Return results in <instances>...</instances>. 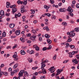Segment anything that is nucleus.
Here are the masks:
<instances>
[{
  "label": "nucleus",
  "instance_id": "41",
  "mask_svg": "<svg viewBox=\"0 0 79 79\" xmlns=\"http://www.w3.org/2000/svg\"><path fill=\"white\" fill-rule=\"evenodd\" d=\"M56 56H57L56 55H55L53 57V60H55L56 59Z\"/></svg>",
  "mask_w": 79,
  "mask_h": 79
},
{
  "label": "nucleus",
  "instance_id": "10",
  "mask_svg": "<svg viewBox=\"0 0 79 79\" xmlns=\"http://www.w3.org/2000/svg\"><path fill=\"white\" fill-rule=\"evenodd\" d=\"M15 26V24L11 23L9 25V27L10 28H13Z\"/></svg>",
  "mask_w": 79,
  "mask_h": 79
},
{
  "label": "nucleus",
  "instance_id": "36",
  "mask_svg": "<svg viewBox=\"0 0 79 79\" xmlns=\"http://www.w3.org/2000/svg\"><path fill=\"white\" fill-rule=\"evenodd\" d=\"M34 51L31 50L30 51L29 54H30V55H32V54H34Z\"/></svg>",
  "mask_w": 79,
  "mask_h": 79
},
{
  "label": "nucleus",
  "instance_id": "34",
  "mask_svg": "<svg viewBox=\"0 0 79 79\" xmlns=\"http://www.w3.org/2000/svg\"><path fill=\"white\" fill-rule=\"evenodd\" d=\"M69 47H70V48L71 49L74 48V47H75L74 45H69Z\"/></svg>",
  "mask_w": 79,
  "mask_h": 79
},
{
  "label": "nucleus",
  "instance_id": "5",
  "mask_svg": "<svg viewBox=\"0 0 79 79\" xmlns=\"http://www.w3.org/2000/svg\"><path fill=\"white\" fill-rule=\"evenodd\" d=\"M67 11L70 12V13H72L73 11V10L71 8V7H69L68 9H67Z\"/></svg>",
  "mask_w": 79,
  "mask_h": 79
},
{
  "label": "nucleus",
  "instance_id": "54",
  "mask_svg": "<svg viewBox=\"0 0 79 79\" xmlns=\"http://www.w3.org/2000/svg\"><path fill=\"white\" fill-rule=\"evenodd\" d=\"M76 57L78 60H79V55H77L76 56Z\"/></svg>",
  "mask_w": 79,
  "mask_h": 79
},
{
  "label": "nucleus",
  "instance_id": "63",
  "mask_svg": "<svg viewBox=\"0 0 79 79\" xmlns=\"http://www.w3.org/2000/svg\"><path fill=\"white\" fill-rule=\"evenodd\" d=\"M71 7H72L73 8H74V4H72L71 5Z\"/></svg>",
  "mask_w": 79,
  "mask_h": 79
},
{
  "label": "nucleus",
  "instance_id": "50",
  "mask_svg": "<svg viewBox=\"0 0 79 79\" xmlns=\"http://www.w3.org/2000/svg\"><path fill=\"white\" fill-rule=\"evenodd\" d=\"M39 40L40 41H42V38L41 37H39Z\"/></svg>",
  "mask_w": 79,
  "mask_h": 79
},
{
  "label": "nucleus",
  "instance_id": "37",
  "mask_svg": "<svg viewBox=\"0 0 79 79\" xmlns=\"http://www.w3.org/2000/svg\"><path fill=\"white\" fill-rule=\"evenodd\" d=\"M75 32H79V28H76L75 29Z\"/></svg>",
  "mask_w": 79,
  "mask_h": 79
},
{
  "label": "nucleus",
  "instance_id": "13",
  "mask_svg": "<svg viewBox=\"0 0 79 79\" xmlns=\"http://www.w3.org/2000/svg\"><path fill=\"white\" fill-rule=\"evenodd\" d=\"M6 7L8 8L9 7H10V5H11V4H10V3L9 2H7L6 3Z\"/></svg>",
  "mask_w": 79,
  "mask_h": 79
},
{
  "label": "nucleus",
  "instance_id": "25",
  "mask_svg": "<svg viewBox=\"0 0 79 79\" xmlns=\"http://www.w3.org/2000/svg\"><path fill=\"white\" fill-rule=\"evenodd\" d=\"M44 8H45V9H46V10H48V9H49V6H48L46 5H45L44 6Z\"/></svg>",
  "mask_w": 79,
  "mask_h": 79
},
{
  "label": "nucleus",
  "instance_id": "61",
  "mask_svg": "<svg viewBox=\"0 0 79 79\" xmlns=\"http://www.w3.org/2000/svg\"><path fill=\"white\" fill-rule=\"evenodd\" d=\"M6 21H7L8 22L10 21V18H7L6 19Z\"/></svg>",
  "mask_w": 79,
  "mask_h": 79
},
{
  "label": "nucleus",
  "instance_id": "29",
  "mask_svg": "<svg viewBox=\"0 0 79 79\" xmlns=\"http://www.w3.org/2000/svg\"><path fill=\"white\" fill-rule=\"evenodd\" d=\"M45 15L47 16H49V17H50V16H51V14L48 13H45Z\"/></svg>",
  "mask_w": 79,
  "mask_h": 79
},
{
  "label": "nucleus",
  "instance_id": "18",
  "mask_svg": "<svg viewBox=\"0 0 79 79\" xmlns=\"http://www.w3.org/2000/svg\"><path fill=\"white\" fill-rule=\"evenodd\" d=\"M64 10V9L60 8L59 9V11L60 12H65V10Z\"/></svg>",
  "mask_w": 79,
  "mask_h": 79
},
{
  "label": "nucleus",
  "instance_id": "15",
  "mask_svg": "<svg viewBox=\"0 0 79 79\" xmlns=\"http://www.w3.org/2000/svg\"><path fill=\"white\" fill-rule=\"evenodd\" d=\"M18 64L16 63L15 64L14 66H13V68L14 69H15V68H16L18 66Z\"/></svg>",
  "mask_w": 79,
  "mask_h": 79
},
{
  "label": "nucleus",
  "instance_id": "56",
  "mask_svg": "<svg viewBox=\"0 0 79 79\" xmlns=\"http://www.w3.org/2000/svg\"><path fill=\"white\" fill-rule=\"evenodd\" d=\"M58 41V40L56 39H54V42H56Z\"/></svg>",
  "mask_w": 79,
  "mask_h": 79
},
{
  "label": "nucleus",
  "instance_id": "30",
  "mask_svg": "<svg viewBox=\"0 0 79 79\" xmlns=\"http://www.w3.org/2000/svg\"><path fill=\"white\" fill-rule=\"evenodd\" d=\"M31 14H34L35 13V11L34 10H31Z\"/></svg>",
  "mask_w": 79,
  "mask_h": 79
},
{
  "label": "nucleus",
  "instance_id": "12",
  "mask_svg": "<svg viewBox=\"0 0 79 79\" xmlns=\"http://www.w3.org/2000/svg\"><path fill=\"white\" fill-rule=\"evenodd\" d=\"M0 15H1V16H4L5 13L3 10H1L0 11Z\"/></svg>",
  "mask_w": 79,
  "mask_h": 79
},
{
  "label": "nucleus",
  "instance_id": "26",
  "mask_svg": "<svg viewBox=\"0 0 79 79\" xmlns=\"http://www.w3.org/2000/svg\"><path fill=\"white\" fill-rule=\"evenodd\" d=\"M19 71V69H15L14 70L13 72L14 73H16L18 72Z\"/></svg>",
  "mask_w": 79,
  "mask_h": 79
},
{
  "label": "nucleus",
  "instance_id": "43",
  "mask_svg": "<svg viewBox=\"0 0 79 79\" xmlns=\"http://www.w3.org/2000/svg\"><path fill=\"white\" fill-rule=\"evenodd\" d=\"M69 61V60H65L63 62V63H68Z\"/></svg>",
  "mask_w": 79,
  "mask_h": 79
},
{
  "label": "nucleus",
  "instance_id": "22",
  "mask_svg": "<svg viewBox=\"0 0 79 79\" xmlns=\"http://www.w3.org/2000/svg\"><path fill=\"white\" fill-rule=\"evenodd\" d=\"M21 55H25V54L26 53H25V52H24V50H22L21 52Z\"/></svg>",
  "mask_w": 79,
  "mask_h": 79
},
{
  "label": "nucleus",
  "instance_id": "11",
  "mask_svg": "<svg viewBox=\"0 0 79 79\" xmlns=\"http://www.w3.org/2000/svg\"><path fill=\"white\" fill-rule=\"evenodd\" d=\"M27 60H28V61H29V63H32V61H33L32 58L29 57L27 58Z\"/></svg>",
  "mask_w": 79,
  "mask_h": 79
},
{
  "label": "nucleus",
  "instance_id": "21",
  "mask_svg": "<svg viewBox=\"0 0 79 79\" xmlns=\"http://www.w3.org/2000/svg\"><path fill=\"white\" fill-rule=\"evenodd\" d=\"M62 25L64 26H67V23L65 22H64L62 23Z\"/></svg>",
  "mask_w": 79,
  "mask_h": 79
},
{
  "label": "nucleus",
  "instance_id": "28",
  "mask_svg": "<svg viewBox=\"0 0 79 79\" xmlns=\"http://www.w3.org/2000/svg\"><path fill=\"white\" fill-rule=\"evenodd\" d=\"M69 57H70V58H72V57H73V54H72V53L69 52Z\"/></svg>",
  "mask_w": 79,
  "mask_h": 79
},
{
  "label": "nucleus",
  "instance_id": "16",
  "mask_svg": "<svg viewBox=\"0 0 79 79\" xmlns=\"http://www.w3.org/2000/svg\"><path fill=\"white\" fill-rule=\"evenodd\" d=\"M41 69H42V71H43V73L44 74H46V72L45 70V69H44V68H41Z\"/></svg>",
  "mask_w": 79,
  "mask_h": 79
},
{
  "label": "nucleus",
  "instance_id": "46",
  "mask_svg": "<svg viewBox=\"0 0 79 79\" xmlns=\"http://www.w3.org/2000/svg\"><path fill=\"white\" fill-rule=\"evenodd\" d=\"M50 2H51V4H53L54 3V1L52 0H50Z\"/></svg>",
  "mask_w": 79,
  "mask_h": 79
},
{
  "label": "nucleus",
  "instance_id": "20",
  "mask_svg": "<svg viewBox=\"0 0 79 79\" xmlns=\"http://www.w3.org/2000/svg\"><path fill=\"white\" fill-rule=\"evenodd\" d=\"M15 7H16V6L15 5H11L10 6V8H15Z\"/></svg>",
  "mask_w": 79,
  "mask_h": 79
},
{
  "label": "nucleus",
  "instance_id": "38",
  "mask_svg": "<svg viewBox=\"0 0 79 79\" xmlns=\"http://www.w3.org/2000/svg\"><path fill=\"white\" fill-rule=\"evenodd\" d=\"M77 51H74V52H72V55H74V54H76V53H77Z\"/></svg>",
  "mask_w": 79,
  "mask_h": 79
},
{
  "label": "nucleus",
  "instance_id": "62",
  "mask_svg": "<svg viewBox=\"0 0 79 79\" xmlns=\"http://www.w3.org/2000/svg\"><path fill=\"white\" fill-rule=\"evenodd\" d=\"M33 23H34V24H36V23H37V20H35L33 21Z\"/></svg>",
  "mask_w": 79,
  "mask_h": 79
},
{
  "label": "nucleus",
  "instance_id": "55",
  "mask_svg": "<svg viewBox=\"0 0 79 79\" xmlns=\"http://www.w3.org/2000/svg\"><path fill=\"white\" fill-rule=\"evenodd\" d=\"M52 46H51V45H50L49 46V47L48 48V50H50V49H51L52 48Z\"/></svg>",
  "mask_w": 79,
  "mask_h": 79
},
{
  "label": "nucleus",
  "instance_id": "33",
  "mask_svg": "<svg viewBox=\"0 0 79 79\" xmlns=\"http://www.w3.org/2000/svg\"><path fill=\"white\" fill-rule=\"evenodd\" d=\"M27 0H24V2H23V5H26L27 3Z\"/></svg>",
  "mask_w": 79,
  "mask_h": 79
},
{
  "label": "nucleus",
  "instance_id": "19",
  "mask_svg": "<svg viewBox=\"0 0 79 79\" xmlns=\"http://www.w3.org/2000/svg\"><path fill=\"white\" fill-rule=\"evenodd\" d=\"M24 75L25 76H27V77L29 76V74L27 72H24Z\"/></svg>",
  "mask_w": 79,
  "mask_h": 79
},
{
  "label": "nucleus",
  "instance_id": "49",
  "mask_svg": "<svg viewBox=\"0 0 79 79\" xmlns=\"http://www.w3.org/2000/svg\"><path fill=\"white\" fill-rule=\"evenodd\" d=\"M15 64V61L11 63L9 65L10 66H11L12 64Z\"/></svg>",
  "mask_w": 79,
  "mask_h": 79
},
{
  "label": "nucleus",
  "instance_id": "44",
  "mask_svg": "<svg viewBox=\"0 0 79 79\" xmlns=\"http://www.w3.org/2000/svg\"><path fill=\"white\" fill-rule=\"evenodd\" d=\"M47 47H45L43 48V51H45V50H47Z\"/></svg>",
  "mask_w": 79,
  "mask_h": 79
},
{
  "label": "nucleus",
  "instance_id": "39",
  "mask_svg": "<svg viewBox=\"0 0 79 79\" xmlns=\"http://www.w3.org/2000/svg\"><path fill=\"white\" fill-rule=\"evenodd\" d=\"M68 14H69V15H70V16H71V17H73V13H68Z\"/></svg>",
  "mask_w": 79,
  "mask_h": 79
},
{
  "label": "nucleus",
  "instance_id": "23",
  "mask_svg": "<svg viewBox=\"0 0 79 79\" xmlns=\"http://www.w3.org/2000/svg\"><path fill=\"white\" fill-rule=\"evenodd\" d=\"M47 42L48 44H50L52 43V40H50V39H48L47 40Z\"/></svg>",
  "mask_w": 79,
  "mask_h": 79
},
{
  "label": "nucleus",
  "instance_id": "24",
  "mask_svg": "<svg viewBox=\"0 0 79 79\" xmlns=\"http://www.w3.org/2000/svg\"><path fill=\"white\" fill-rule=\"evenodd\" d=\"M45 37L47 39H49V38H50V35H48V34H46L45 35Z\"/></svg>",
  "mask_w": 79,
  "mask_h": 79
},
{
  "label": "nucleus",
  "instance_id": "45",
  "mask_svg": "<svg viewBox=\"0 0 79 79\" xmlns=\"http://www.w3.org/2000/svg\"><path fill=\"white\" fill-rule=\"evenodd\" d=\"M31 35V34L30 33L27 34L26 36L27 37H30Z\"/></svg>",
  "mask_w": 79,
  "mask_h": 79
},
{
  "label": "nucleus",
  "instance_id": "42",
  "mask_svg": "<svg viewBox=\"0 0 79 79\" xmlns=\"http://www.w3.org/2000/svg\"><path fill=\"white\" fill-rule=\"evenodd\" d=\"M37 68H38V67H32V69L33 70H35V69H37Z\"/></svg>",
  "mask_w": 79,
  "mask_h": 79
},
{
  "label": "nucleus",
  "instance_id": "2",
  "mask_svg": "<svg viewBox=\"0 0 79 79\" xmlns=\"http://www.w3.org/2000/svg\"><path fill=\"white\" fill-rule=\"evenodd\" d=\"M55 67L54 66L52 67L50 69H49V71H51V73H53L55 72Z\"/></svg>",
  "mask_w": 79,
  "mask_h": 79
},
{
  "label": "nucleus",
  "instance_id": "8",
  "mask_svg": "<svg viewBox=\"0 0 79 79\" xmlns=\"http://www.w3.org/2000/svg\"><path fill=\"white\" fill-rule=\"evenodd\" d=\"M72 63H74L75 64H77L78 63V61L76 59H73L72 61Z\"/></svg>",
  "mask_w": 79,
  "mask_h": 79
},
{
  "label": "nucleus",
  "instance_id": "48",
  "mask_svg": "<svg viewBox=\"0 0 79 79\" xmlns=\"http://www.w3.org/2000/svg\"><path fill=\"white\" fill-rule=\"evenodd\" d=\"M66 42H64V43H61V45H66Z\"/></svg>",
  "mask_w": 79,
  "mask_h": 79
},
{
  "label": "nucleus",
  "instance_id": "52",
  "mask_svg": "<svg viewBox=\"0 0 79 79\" xmlns=\"http://www.w3.org/2000/svg\"><path fill=\"white\" fill-rule=\"evenodd\" d=\"M48 60H46L45 61H44L43 62L44 63H48Z\"/></svg>",
  "mask_w": 79,
  "mask_h": 79
},
{
  "label": "nucleus",
  "instance_id": "51",
  "mask_svg": "<svg viewBox=\"0 0 79 79\" xmlns=\"http://www.w3.org/2000/svg\"><path fill=\"white\" fill-rule=\"evenodd\" d=\"M21 13H24V11L23 8H21Z\"/></svg>",
  "mask_w": 79,
  "mask_h": 79
},
{
  "label": "nucleus",
  "instance_id": "57",
  "mask_svg": "<svg viewBox=\"0 0 79 79\" xmlns=\"http://www.w3.org/2000/svg\"><path fill=\"white\" fill-rule=\"evenodd\" d=\"M16 47H17V45L15 44L14 46L12 48L14 49V48H16Z\"/></svg>",
  "mask_w": 79,
  "mask_h": 79
},
{
  "label": "nucleus",
  "instance_id": "27",
  "mask_svg": "<svg viewBox=\"0 0 79 79\" xmlns=\"http://www.w3.org/2000/svg\"><path fill=\"white\" fill-rule=\"evenodd\" d=\"M75 35V33H73L72 34H70L69 35V36L70 37H74Z\"/></svg>",
  "mask_w": 79,
  "mask_h": 79
},
{
  "label": "nucleus",
  "instance_id": "1",
  "mask_svg": "<svg viewBox=\"0 0 79 79\" xmlns=\"http://www.w3.org/2000/svg\"><path fill=\"white\" fill-rule=\"evenodd\" d=\"M30 40H31L32 41H34V40L35 39H36V35L35 34H34L32 35V36H31L30 37Z\"/></svg>",
  "mask_w": 79,
  "mask_h": 79
},
{
  "label": "nucleus",
  "instance_id": "47",
  "mask_svg": "<svg viewBox=\"0 0 79 79\" xmlns=\"http://www.w3.org/2000/svg\"><path fill=\"white\" fill-rule=\"evenodd\" d=\"M52 19H56V16H54L52 17Z\"/></svg>",
  "mask_w": 79,
  "mask_h": 79
},
{
  "label": "nucleus",
  "instance_id": "59",
  "mask_svg": "<svg viewBox=\"0 0 79 79\" xmlns=\"http://www.w3.org/2000/svg\"><path fill=\"white\" fill-rule=\"evenodd\" d=\"M21 3V1L20 0H19L17 1V3L19 4H19H20Z\"/></svg>",
  "mask_w": 79,
  "mask_h": 79
},
{
  "label": "nucleus",
  "instance_id": "40",
  "mask_svg": "<svg viewBox=\"0 0 79 79\" xmlns=\"http://www.w3.org/2000/svg\"><path fill=\"white\" fill-rule=\"evenodd\" d=\"M72 40L70 38H69L67 40V41L68 42H71Z\"/></svg>",
  "mask_w": 79,
  "mask_h": 79
},
{
  "label": "nucleus",
  "instance_id": "31",
  "mask_svg": "<svg viewBox=\"0 0 79 79\" xmlns=\"http://www.w3.org/2000/svg\"><path fill=\"white\" fill-rule=\"evenodd\" d=\"M6 36V33L5 32H3L2 34V37H5Z\"/></svg>",
  "mask_w": 79,
  "mask_h": 79
},
{
  "label": "nucleus",
  "instance_id": "9",
  "mask_svg": "<svg viewBox=\"0 0 79 79\" xmlns=\"http://www.w3.org/2000/svg\"><path fill=\"white\" fill-rule=\"evenodd\" d=\"M12 10V13L13 14H15V13L17 11V8H13Z\"/></svg>",
  "mask_w": 79,
  "mask_h": 79
},
{
  "label": "nucleus",
  "instance_id": "3",
  "mask_svg": "<svg viewBox=\"0 0 79 79\" xmlns=\"http://www.w3.org/2000/svg\"><path fill=\"white\" fill-rule=\"evenodd\" d=\"M63 71V69H58L57 71V73H56V75H58L60 74H61V73Z\"/></svg>",
  "mask_w": 79,
  "mask_h": 79
},
{
  "label": "nucleus",
  "instance_id": "60",
  "mask_svg": "<svg viewBox=\"0 0 79 79\" xmlns=\"http://www.w3.org/2000/svg\"><path fill=\"white\" fill-rule=\"evenodd\" d=\"M76 7L77 8H79V4H77L76 5Z\"/></svg>",
  "mask_w": 79,
  "mask_h": 79
},
{
  "label": "nucleus",
  "instance_id": "7",
  "mask_svg": "<svg viewBox=\"0 0 79 79\" xmlns=\"http://www.w3.org/2000/svg\"><path fill=\"white\" fill-rule=\"evenodd\" d=\"M20 32L21 31H20V30H18L16 31L15 32L16 35H19V34H20Z\"/></svg>",
  "mask_w": 79,
  "mask_h": 79
},
{
  "label": "nucleus",
  "instance_id": "4",
  "mask_svg": "<svg viewBox=\"0 0 79 79\" xmlns=\"http://www.w3.org/2000/svg\"><path fill=\"white\" fill-rule=\"evenodd\" d=\"M23 73H24V70H22L19 73V76L20 77H22L23 76Z\"/></svg>",
  "mask_w": 79,
  "mask_h": 79
},
{
  "label": "nucleus",
  "instance_id": "53",
  "mask_svg": "<svg viewBox=\"0 0 79 79\" xmlns=\"http://www.w3.org/2000/svg\"><path fill=\"white\" fill-rule=\"evenodd\" d=\"M4 66H5V65L3 64H2L1 65V68H3V67H4Z\"/></svg>",
  "mask_w": 79,
  "mask_h": 79
},
{
  "label": "nucleus",
  "instance_id": "6",
  "mask_svg": "<svg viewBox=\"0 0 79 79\" xmlns=\"http://www.w3.org/2000/svg\"><path fill=\"white\" fill-rule=\"evenodd\" d=\"M34 48H35V50L37 51H39V47L37 46V45H35L33 46Z\"/></svg>",
  "mask_w": 79,
  "mask_h": 79
},
{
  "label": "nucleus",
  "instance_id": "32",
  "mask_svg": "<svg viewBox=\"0 0 79 79\" xmlns=\"http://www.w3.org/2000/svg\"><path fill=\"white\" fill-rule=\"evenodd\" d=\"M32 33L33 34H36L37 33V31L35 30H32L31 31Z\"/></svg>",
  "mask_w": 79,
  "mask_h": 79
},
{
  "label": "nucleus",
  "instance_id": "58",
  "mask_svg": "<svg viewBox=\"0 0 79 79\" xmlns=\"http://www.w3.org/2000/svg\"><path fill=\"white\" fill-rule=\"evenodd\" d=\"M62 5V3L61 2H60L58 4V6H60Z\"/></svg>",
  "mask_w": 79,
  "mask_h": 79
},
{
  "label": "nucleus",
  "instance_id": "14",
  "mask_svg": "<svg viewBox=\"0 0 79 79\" xmlns=\"http://www.w3.org/2000/svg\"><path fill=\"white\" fill-rule=\"evenodd\" d=\"M41 67L43 68H44V67H45V64L43 62H42L41 64Z\"/></svg>",
  "mask_w": 79,
  "mask_h": 79
},
{
  "label": "nucleus",
  "instance_id": "35",
  "mask_svg": "<svg viewBox=\"0 0 79 79\" xmlns=\"http://www.w3.org/2000/svg\"><path fill=\"white\" fill-rule=\"evenodd\" d=\"M20 40H21L22 42H24L25 41V40L23 38H20Z\"/></svg>",
  "mask_w": 79,
  "mask_h": 79
},
{
  "label": "nucleus",
  "instance_id": "17",
  "mask_svg": "<svg viewBox=\"0 0 79 79\" xmlns=\"http://www.w3.org/2000/svg\"><path fill=\"white\" fill-rule=\"evenodd\" d=\"M2 73L3 74L5 75V76H8V73L6 72H2Z\"/></svg>",
  "mask_w": 79,
  "mask_h": 79
},
{
  "label": "nucleus",
  "instance_id": "64",
  "mask_svg": "<svg viewBox=\"0 0 79 79\" xmlns=\"http://www.w3.org/2000/svg\"><path fill=\"white\" fill-rule=\"evenodd\" d=\"M11 48L10 46H8L6 47L7 49H8V48Z\"/></svg>",
  "mask_w": 79,
  "mask_h": 79
}]
</instances>
